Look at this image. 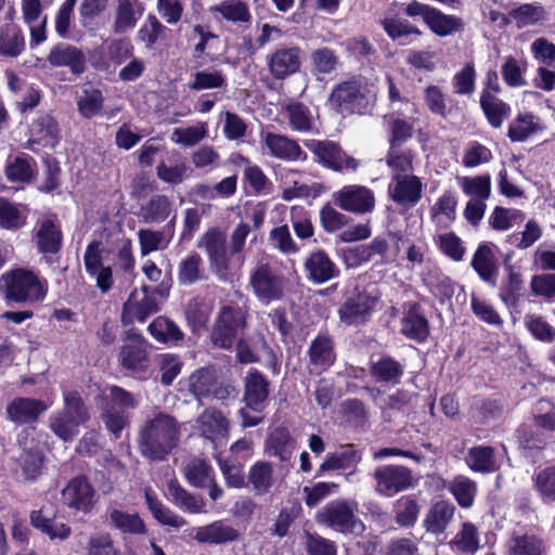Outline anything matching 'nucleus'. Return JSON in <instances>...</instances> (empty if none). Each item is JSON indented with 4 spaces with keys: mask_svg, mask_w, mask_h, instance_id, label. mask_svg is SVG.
<instances>
[{
    "mask_svg": "<svg viewBox=\"0 0 555 555\" xmlns=\"http://www.w3.org/2000/svg\"><path fill=\"white\" fill-rule=\"evenodd\" d=\"M480 105L487 120L493 128H501L511 114V106L488 91L481 92Z\"/></svg>",
    "mask_w": 555,
    "mask_h": 555,
    "instance_id": "c85d7f7f",
    "label": "nucleus"
},
{
    "mask_svg": "<svg viewBox=\"0 0 555 555\" xmlns=\"http://www.w3.org/2000/svg\"><path fill=\"white\" fill-rule=\"evenodd\" d=\"M112 525L124 533L142 534L145 533V526L138 514H127L114 509L109 514Z\"/></svg>",
    "mask_w": 555,
    "mask_h": 555,
    "instance_id": "603ef678",
    "label": "nucleus"
},
{
    "mask_svg": "<svg viewBox=\"0 0 555 555\" xmlns=\"http://www.w3.org/2000/svg\"><path fill=\"white\" fill-rule=\"evenodd\" d=\"M457 198L452 191H444L430 208L433 221L442 228L450 225L456 216Z\"/></svg>",
    "mask_w": 555,
    "mask_h": 555,
    "instance_id": "7c9ffc66",
    "label": "nucleus"
},
{
    "mask_svg": "<svg viewBox=\"0 0 555 555\" xmlns=\"http://www.w3.org/2000/svg\"><path fill=\"white\" fill-rule=\"evenodd\" d=\"M21 11L30 31V47L44 42L48 17L42 14V0H21Z\"/></svg>",
    "mask_w": 555,
    "mask_h": 555,
    "instance_id": "dca6fc26",
    "label": "nucleus"
},
{
    "mask_svg": "<svg viewBox=\"0 0 555 555\" xmlns=\"http://www.w3.org/2000/svg\"><path fill=\"white\" fill-rule=\"evenodd\" d=\"M465 462L469 468L479 473H492L496 470L494 449L492 447H474L468 450Z\"/></svg>",
    "mask_w": 555,
    "mask_h": 555,
    "instance_id": "e433bc0d",
    "label": "nucleus"
},
{
    "mask_svg": "<svg viewBox=\"0 0 555 555\" xmlns=\"http://www.w3.org/2000/svg\"><path fill=\"white\" fill-rule=\"evenodd\" d=\"M181 424L166 412H157L140 426L137 444L140 454L151 462H163L180 443Z\"/></svg>",
    "mask_w": 555,
    "mask_h": 555,
    "instance_id": "f257e3e1",
    "label": "nucleus"
},
{
    "mask_svg": "<svg viewBox=\"0 0 555 555\" xmlns=\"http://www.w3.org/2000/svg\"><path fill=\"white\" fill-rule=\"evenodd\" d=\"M228 78L221 69H204L193 74L189 88L194 91L208 89H225Z\"/></svg>",
    "mask_w": 555,
    "mask_h": 555,
    "instance_id": "ea45409f",
    "label": "nucleus"
},
{
    "mask_svg": "<svg viewBox=\"0 0 555 555\" xmlns=\"http://www.w3.org/2000/svg\"><path fill=\"white\" fill-rule=\"evenodd\" d=\"M331 104L341 112L362 114L370 104L367 91L357 80L337 86L331 94Z\"/></svg>",
    "mask_w": 555,
    "mask_h": 555,
    "instance_id": "1a4fd4ad",
    "label": "nucleus"
},
{
    "mask_svg": "<svg viewBox=\"0 0 555 555\" xmlns=\"http://www.w3.org/2000/svg\"><path fill=\"white\" fill-rule=\"evenodd\" d=\"M423 193V183L417 176L412 173L391 177L389 195L399 205L414 206Z\"/></svg>",
    "mask_w": 555,
    "mask_h": 555,
    "instance_id": "2eb2a0df",
    "label": "nucleus"
},
{
    "mask_svg": "<svg viewBox=\"0 0 555 555\" xmlns=\"http://www.w3.org/2000/svg\"><path fill=\"white\" fill-rule=\"evenodd\" d=\"M314 153L319 163L335 171H356L358 160L348 156L336 143L331 141L311 140L305 143Z\"/></svg>",
    "mask_w": 555,
    "mask_h": 555,
    "instance_id": "9d476101",
    "label": "nucleus"
},
{
    "mask_svg": "<svg viewBox=\"0 0 555 555\" xmlns=\"http://www.w3.org/2000/svg\"><path fill=\"white\" fill-rule=\"evenodd\" d=\"M146 504L152 512L153 516L157 519L158 522L165 526H170L173 528L183 527L186 521L164 506L155 496H153L149 491L145 492Z\"/></svg>",
    "mask_w": 555,
    "mask_h": 555,
    "instance_id": "49530a36",
    "label": "nucleus"
},
{
    "mask_svg": "<svg viewBox=\"0 0 555 555\" xmlns=\"http://www.w3.org/2000/svg\"><path fill=\"white\" fill-rule=\"evenodd\" d=\"M305 267L309 271L311 280L317 283H324L336 274L335 264L328 256L321 250L312 254L306 260Z\"/></svg>",
    "mask_w": 555,
    "mask_h": 555,
    "instance_id": "473e14b6",
    "label": "nucleus"
},
{
    "mask_svg": "<svg viewBox=\"0 0 555 555\" xmlns=\"http://www.w3.org/2000/svg\"><path fill=\"white\" fill-rule=\"evenodd\" d=\"M143 13V7L139 0H118L115 33L124 34L134 28L137 21Z\"/></svg>",
    "mask_w": 555,
    "mask_h": 555,
    "instance_id": "c756f323",
    "label": "nucleus"
},
{
    "mask_svg": "<svg viewBox=\"0 0 555 555\" xmlns=\"http://www.w3.org/2000/svg\"><path fill=\"white\" fill-rule=\"evenodd\" d=\"M357 462V452L352 444H347L340 451L331 453L321 464L318 476L327 470L347 469Z\"/></svg>",
    "mask_w": 555,
    "mask_h": 555,
    "instance_id": "79ce46f5",
    "label": "nucleus"
},
{
    "mask_svg": "<svg viewBox=\"0 0 555 555\" xmlns=\"http://www.w3.org/2000/svg\"><path fill=\"white\" fill-rule=\"evenodd\" d=\"M26 220L25 210L8 199L0 198V227L4 229L21 228Z\"/></svg>",
    "mask_w": 555,
    "mask_h": 555,
    "instance_id": "4d7b16f0",
    "label": "nucleus"
},
{
    "mask_svg": "<svg viewBox=\"0 0 555 555\" xmlns=\"http://www.w3.org/2000/svg\"><path fill=\"white\" fill-rule=\"evenodd\" d=\"M402 333L410 339L424 341L429 334L428 321L417 304H411L402 319Z\"/></svg>",
    "mask_w": 555,
    "mask_h": 555,
    "instance_id": "cd10ccee",
    "label": "nucleus"
},
{
    "mask_svg": "<svg viewBox=\"0 0 555 555\" xmlns=\"http://www.w3.org/2000/svg\"><path fill=\"white\" fill-rule=\"evenodd\" d=\"M195 426L201 436L211 441L223 438L229 433V422L223 413L215 408H207L196 418Z\"/></svg>",
    "mask_w": 555,
    "mask_h": 555,
    "instance_id": "412c9836",
    "label": "nucleus"
},
{
    "mask_svg": "<svg viewBox=\"0 0 555 555\" xmlns=\"http://www.w3.org/2000/svg\"><path fill=\"white\" fill-rule=\"evenodd\" d=\"M285 113L293 130L309 133L319 131L317 115L302 103H289L285 107Z\"/></svg>",
    "mask_w": 555,
    "mask_h": 555,
    "instance_id": "bb28decb",
    "label": "nucleus"
},
{
    "mask_svg": "<svg viewBox=\"0 0 555 555\" xmlns=\"http://www.w3.org/2000/svg\"><path fill=\"white\" fill-rule=\"evenodd\" d=\"M415 152L403 146H389L386 155V165L391 170L392 176L409 175L413 168Z\"/></svg>",
    "mask_w": 555,
    "mask_h": 555,
    "instance_id": "72a5a7b5",
    "label": "nucleus"
},
{
    "mask_svg": "<svg viewBox=\"0 0 555 555\" xmlns=\"http://www.w3.org/2000/svg\"><path fill=\"white\" fill-rule=\"evenodd\" d=\"M404 11L410 17L421 16L429 29L440 37L449 36L463 28L460 17L447 15L438 9L416 0L408 3Z\"/></svg>",
    "mask_w": 555,
    "mask_h": 555,
    "instance_id": "39448f33",
    "label": "nucleus"
},
{
    "mask_svg": "<svg viewBox=\"0 0 555 555\" xmlns=\"http://www.w3.org/2000/svg\"><path fill=\"white\" fill-rule=\"evenodd\" d=\"M378 301V295L367 288L356 287L346 294L338 310L340 321L347 325H357L367 320Z\"/></svg>",
    "mask_w": 555,
    "mask_h": 555,
    "instance_id": "0eeeda50",
    "label": "nucleus"
},
{
    "mask_svg": "<svg viewBox=\"0 0 555 555\" xmlns=\"http://www.w3.org/2000/svg\"><path fill=\"white\" fill-rule=\"evenodd\" d=\"M5 173L12 182H28L33 178L34 170L26 156H17L8 162Z\"/></svg>",
    "mask_w": 555,
    "mask_h": 555,
    "instance_id": "338daca9",
    "label": "nucleus"
},
{
    "mask_svg": "<svg viewBox=\"0 0 555 555\" xmlns=\"http://www.w3.org/2000/svg\"><path fill=\"white\" fill-rule=\"evenodd\" d=\"M299 172L296 170H287L284 176V186L282 191L281 197L286 201L291 202L295 198H307L310 196L315 197L320 193V185L319 184H306L300 183L296 176H298Z\"/></svg>",
    "mask_w": 555,
    "mask_h": 555,
    "instance_id": "2f4dec72",
    "label": "nucleus"
},
{
    "mask_svg": "<svg viewBox=\"0 0 555 555\" xmlns=\"http://www.w3.org/2000/svg\"><path fill=\"white\" fill-rule=\"evenodd\" d=\"M454 509V506L449 502H437L426 517L427 530L434 533L442 532L451 520Z\"/></svg>",
    "mask_w": 555,
    "mask_h": 555,
    "instance_id": "a19ab883",
    "label": "nucleus"
},
{
    "mask_svg": "<svg viewBox=\"0 0 555 555\" xmlns=\"http://www.w3.org/2000/svg\"><path fill=\"white\" fill-rule=\"evenodd\" d=\"M17 441L22 452L15 461L26 480H36L42 473L44 455L33 440L28 443L27 437L20 435Z\"/></svg>",
    "mask_w": 555,
    "mask_h": 555,
    "instance_id": "f3484780",
    "label": "nucleus"
},
{
    "mask_svg": "<svg viewBox=\"0 0 555 555\" xmlns=\"http://www.w3.org/2000/svg\"><path fill=\"white\" fill-rule=\"evenodd\" d=\"M146 348L147 343L141 334L127 331L118 356L120 364L127 370L144 372L149 366Z\"/></svg>",
    "mask_w": 555,
    "mask_h": 555,
    "instance_id": "f8f14e48",
    "label": "nucleus"
},
{
    "mask_svg": "<svg viewBox=\"0 0 555 555\" xmlns=\"http://www.w3.org/2000/svg\"><path fill=\"white\" fill-rule=\"evenodd\" d=\"M244 401L255 412H261L269 396V382L257 370H251L244 380Z\"/></svg>",
    "mask_w": 555,
    "mask_h": 555,
    "instance_id": "aec40b11",
    "label": "nucleus"
},
{
    "mask_svg": "<svg viewBox=\"0 0 555 555\" xmlns=\"http://www.w3.org/2000/svg\"><path fill=\"white\" fill-rule=\"evenodd\" d=\"M47 409L43 401L33 398H15L7 406V414L10 421L16 424L36 422L39 415Z\"/></svg>",
    "mask_w": 555,
    "mask_h": 555,
    "instance_id": "5701e85b",
    "label": "nucleus"
},
{
    "mask_svg": "<svg viewBox=\"0 0 555 555\" xmlns=\"http://www.w3.org/2000/svg\"><path fill=\"white\" fill-rule=\"evenodd\" d=\"M537 491L545 502L555 501V465L540 470L534 477Z\"/></svg>",
    "mask_w": 555,
    "mask_h": 555,
    "instance_id": "69168bd1",
    "label": "nucleus"
},
{
    "mask_svg": "<svg viewBox=\"0 0 555 555\" xmlns=\"http://www.w3.org/2000/svg\"><path fill=\"white\" fill-rule=\"evenodd\" d=\"M62 500L70 508L89 512L94 504V489L87 478L75 477L63 489Z\"/></svg>",
    "mask_w": 555,
    "mask_h": 555,
    "instance_id": "a211bd4d",
    "label": "nucleus"
},
{
    "mask_svg": "<svg viewBox=\"0 0 555 555\" xmlns=\"http://www.w3.org/2000/svg\"><path fill=\"white\" fill-rule=\"evenodd\" d=\"M287 279L269 264H259L250 275V285L257 298L264 302L280 300L285 294Z\"/></svg>",
    "mask_w": 555,
    "mask_h": 555,
    "instance_id": "423d86ee",
    "label": "nucleus"
},
{
    "mask_svg": "<svg viewBox=\"0 0 555 555\" xmlns=\"http://www.w3.org/2000/svg\"><path fill=\"white\" fill-rule=\"evenodd\" d=\"M240 533L236 529L222 520L199 527L196 530L195 540L199 543L223 544L237 540Z\"/></svg>",
    "mask_w": 555,
    "mask_h": 555,
    "instance_id": "a878e982",
    "label": "nucleus"
},
{
    "mask_svg": "<svg viewBox=\"0 0 555 555\" xmlns=\"http://www.w3.org/2000/svg\"><path fill=\"white\" fill-rule=\"evenodd\" d=\"M59 142V126L55 119L49 114L38 116L30 128L28 144L36 151L34 145L54 147Z\"/></svg>",
    "mask_w": 555,
    "mask_h": 555,
    "instance_id": "4be33fe9",
    "label": "nucleus"
},
{
    "mask_svg": "<svg viewBox=\"0 0 555 555\" xmlns=\"http://www.w3.org/2000/svg\"><path fill=\"white\" fill-rule=\"evenodd\" d=\"M30 524L51 539H66L70 533V529L67 526L64 524H53L50 518L42 515L41 509L30 513Z\"/></svg>",
    "mask_w": 555,
    "mask_h": 555,
    "instance_id": "13d9d810",
    "label": "nucleus"
},
{
    "mask_svg": "<svg viewBox=\"0 0 555 555\" xmlns=\"http://www.w3.org/2000/svg\"><path fill=\"white\" fill-rule=\"evenodd\" d=\"M310 363L325 370L335 361L333 340L326 335H319L309 348Z\"/></svg>",
    "mask_w": 555,
    "mask_h": 555,
    "instance_id": "f704fd0d",
    "label": "nucleus"
},
{
    "mask_svg": "<svg viewBox=\"0 0 555 555\" xmlns=\"http://www.w3.org/2000/svg\"><path fill=\"white\" fill-rule=\"evenodd\" d=\"M273 467L268 462H257L249 472L248 480L257 494H264L272 486Z\"/></svg>",
    "mask_w": 555,
    "mask_h": 555,
    "instance_id": "864d4df0",
    "label": "nucleus"
},
{
    "mask_svg": "<svg viewBox=\"0 0 555 555\" xmlns=\"http://www.w3.org/2000/svg\"><path fill=\"white\" fill-rule=\"evenodd\" d=\"M48 61L53 67H69L77 75L85 70L83 53L76 47L66 43L53 47L48 55Z\"/></svg>",
    "mask_w": 555,
    "mask_h": 555,
    "instance_id": "b1692460",
    "label": "nucleus"
},
{
    "mask_svg": "<svg viewBox=\"0 0 555 555\" xmlns=\"http://www.w3.org/2000/svg\"><path fill=\"white\" fill-rule=\"evenodd\" d=\"M450 545L461 553L474 554L479 547L477 528L470 522H464L460 532L450 541Z\"/></svg>",
    "mask_w": 555,
    "mask_h": 555,
    "instance_id": "a18cd8bd",
    "label": "nucleus"
},
{
    "mask_svg": "<svg viewBox=\"0 0 555 555\" xmlns=\"http://www.w3.org/2000/svg\"><path fill=\"white\" fill-rule=\"evenodd\" d=\"M168 493L177 506L190 513L201 512L204 505L202 498L188 492L177 480H170L168 482Z\"/></svg>",
    "mask_w": 555,
    "mask_h": 555,
    "instance_id": "37998d69",
    "label": "nucleus"
},
{
    "mask_svg": "<svg viewBox=\"0 0 555 555\" xmlns=\"http://www.w3.org/2000/svg\"><path fill=\"white\" fill-rule=\"evenodd\" d=\"M124 307L141 322L159 309L158 301L150 294V287L145 285L140 291L134 289Z\"/></svg>",
    "mask_w": 555,
    "mask_h": 555,
    "instance_id": "393cba45",
    "label": "nucleus"
},
{
    "mask_svg": "<svg viewBox=\"0 0 555 555\" xmlns=\"http://www.w3.org/2000/svg\"><path fill=\"white\" fill-rule=\"evenodd\" d=\"M260 144L264 155L278 159L295 162L301 159L302 156L305 157L299 144L284 134L263 132L261 133Z\"/></svg>",
    "mask_w": 555,
    "mask_h": 555,
    "instance_id": "4468645a",
    "label": "nucleus"
},
{
    "mask_svg": "<svg viewBox=\"0 0 555 555\" xmlns=\"http://www.w3.org/2000/svg\"><path fill=\"white\" fill-rule=\"evenodd\" d=\"M518 28L534 25L545 18L544 8L540 4H521L509 12Z\"/></svg>",
    "mask_w": 555,
    "mask_h": 555,
    "instance_id": "3c124183",
    "label": "nucleus"
},
{
    "mask_svg": "<svg viewBox=\"0 0 555 555\" xmlns=\"http://www.w3.org/2000/svg\"><path fill=\"white\" fill-rule=\"evenodd\" d=\"M295 441L286 429H276L268 441V451L282 462L291 460Z\"/></svg>",
    "mask_w": 555,
    "mask_h": 555,
    "instance_id": "c03bdc74",
    "label": "nucleus"
},
{
    "mask_svg": "<svg viewBox=\"0 0 555 555\" xmlns=\"http://www.w3.org/2000/svg\"><path fill=\"white\" fill-rule=\"evenodd\" d=\"M150 333L159 341L169 343L182 339L183 333L169 319L157 318L149 326Z\"/></svg>",
    "mask_w": 555,
    "mask_h": 555,
    "instance_id": "bf43d9fd",
    "label": "nucleus"
},
{
    "mask_svg": "<svg viewBox=\"0 0 555 555\" xmlns=\"http://www.w3.org/2000/svg\"><path fill=\"white\" fill-rule=\"evenodd\" d=\"M0 294L9 304H35L44 298L47 289L36 273L17 268L1 275Z\"/></svg>",
    "mask_w": 555,
    "mask_h": 555,
    "instance_id": "f03ea898",
    "label": "nucleus"
},
{
    "mask_svg": "<svg viewBox=\"0 0 555 555\" xmlns=\"http://www.w3.org/2000/svg\"><path fill=\"white\" fill-rule=\"evenodd\" d=\"M209 313V306L201 298H193L185 309V318L194 331L206 326Z\"/></svg>",
    "mask_w": 555,
    "mask_h": 555,
    "instance_id": "774afa93",
    "label": "nucleus"
},
{
    "mask_svg": "<svg viewBox=\"0 0 555 555\" xmlns=\"http://www.w3.org/2000/svg\"><path fill=\"white\" fill-rule=\"evenodd\" d=\"M217 383L216 371L201 369L190 377V390L197 398L209 397Z\"/></svg>",
    "mask_w": 555,
    "mask_h": 555,
    "instance_id": "8fccbe9b",
    "label": "nucleus"
},
{
    "mask_svg": "<svg viewBox=\"0 0 555 555\" xmlns=\"http://www.w3.org/2000/svg\"><path fill=\"white\" fill-rule=\"evenodd\" d=\"M103 101L104 99L100 90L86 87L82 89L77 101L78 111L85 118H92L102 109Z\"/></svg>",
    "mask_w": 555,
    "mask_h": 555,
    "instance_id": "09e8293b",
    "label": "nucleus"
},
{
    "mask_svg": "<svg viewBox=\"0 0 555 555\" xmlns=\"http://www.w3.org/2000/svg\"><path fill=\"white\" fill-rule=\"evenodd\" d=\"M525 70L526 63L518 61L513 56L506 57L501 68L504 82L513 88L526 85V80L524 78Z\"/></svg>",
    "mask_w": 555,
    "mask_h": 555,
    "instance_id": "052dcab7",
    "label": "nucleus"
},
{
    "mask_svg": "<svg viewBox=\"0 0 555 555\" xmlns=\"http://www.w3.org/2000/svg\"><path fill=\"white\" fill-rule=\"evenodd\" d=\"M81 425L75 418L60 412L51 420V429L64 441H70L78 434V427Z\"/></svg>",
    "mask_w": 555,
    "mask_h": 555,
    "instance_id": "0e129e2a",
    "label": "nucleus"
},
{
    "mask_svg": "<svg viewBox=\"0 0 555 555\" xmlns=\"http://www.w3.org/2000/svg\"><path fill=\"white\" fill-rule=\"evenodd\" d=\"M459 185L463 193L470 199H482L486 202L491 194V178L489 175L476 177L457 178Z\"/></svg>",
    "mask_w": 555,
    "mask_h": 555,
    "instance_id": "4c0bfd02",
    "label": "nucleus"
},
{
    "mask_svg": "<svg viewBox=\"0 0 555 555\" xmlns=\"http://www.w3.org/2000/svg\"><path fill=\"white\" fill-rule=\"evenodd\" d=\"M24 47V37L15 25L0 27V54L14 57L22 53Z\"/></svg>",
    "mask_w": 555,
    "mask_h": 555,
    "instance_id": "58836bf2",
    "label": "nucleus"
},
{
    "mask_svg": "<svg viewBox=\"0 0 555 555\" xmlns=\"http://www.w3.org/2000/svg\"><path fill=\"white\" fill-rule=\"evenodd\" d=\"M375 491L379 495L391 498L411 488L414 483L413 473L403 465H382L373 473Z\"/></svg>",
    "mask_w": 555,
    "mask_h": 555,
    "instance_id": "6e6552de",
    "label": "nucleus"
},
{
    "mask_svg": "<svg viewBox=\"0 0 555 555\" xmlns=\"http://www.w3.org/2000/svg\"><path fill=\"white\" fill-rule=\"evenodd\" d=\"M371 372L378 382L396 384L403 370L402 365L392 358H383L372 365Z\"/></svg>",
    "mask_w": 555,
    "mask_h": 555,
    "instance_id": "5fc2aeb1",
    "label": "nucleus"
},
{
    "mask_svg": "<svg viewBox=\"0 0 555 555\" xmlns=\"http://www.w3.org/2000/svg\"><path fill=\"white\" fill-rule=\"evenodd\" d=\"M358 504L353 501L335 500L327 503L315 516L319 524L324 525L340 533L354 532L362 522L356 513Z\"/></svg>",
    "mask_w": 555,
    "mask_h": 555,
    "instance_id": "20e7f679",
    "label": "nucleus"
},
{
    "mask_svg": "<svg viewBox=\"0 0 555 555\" xmlns=\"http://www.w3.org/2000/svg\"><path fill=\"white\" fill-rule=\"evenodd\" d=\"M246 325V310L241 307L224 306L211 328L210 341L217 348L230 350L236 340L243 338Z\"/></svg>",
    "mask_w": 555,
    "mask_h": 555,
    "instance_id": "7ed1b4c3",
    "label": "nucleus"
},
{
    "mask_svg": "<svg viewBox=\"0 0 555 555\" xmlns=\"http://www.w3.org/2000/svg\"><path fill=\"white\" fill-rule=\"evenodd\" d=\"M545 130L542 119L531 112L518 113L508 124L507 137L514 143L541 134Z\"/></svg>",
    "mask_w": 555,
    "mask_h": 555,
    "instance_id": "6ab92c4d",
    "label": "nucleus"
},
{
    "mask_svg": "<svg viewBox=\"0 0 555 555\" xmlns=\"http://www.w3.org/2000/svg\"><path fill=\"white\" fill-rule=\"evenodd\" d=\"M509 555H543L544 543L535 535H516L511 539Z\"/></svg>",
    "mask_w": 555,
    "mask_h": 555,
    "instance_id": "de8ad7c7",
    "label": "nucleus"
},
{
    "mask_svg": "<svg viewBox=\"0 0 555 555\" xmlns=\"http://www.w3.org/2000/svg\"><path fill=\"white\" fill-rule=\"evenodd\" d=\"M522 219L524 215L518 209L495 207L489 217V223L494 230L506 231Z\"/></svg>",
    "mask_w": 555,
    "mask_h": 555,
    "instance_id": "e2e57ef3",
    "label": "nucleus"
},
{
    "mask_svg": "<svg viewBox=\"0 0 555 555\" xmlns=\"http://www.w3.org/2000/svg\"><path fill=\"white\" fill-rule=\"evenodd\" d=\"M207 135V125L199 122L191 127L175 128L171 140L182 146H193L204 140Z\"/></svg>",
    "mask_w": 555,
    "mask_h": 555,
    "instance_id": "6e6d98bb",
    "label": "nucleus"
},
{
    "mask_svg": "<svg viewBox=\"0 0 555 555\" xmlns=\"http://www.w3.org/2000/svg\"><path fill=\"white\" fill-rule=\"evenodd\" d=\"M185 477L190 483L197 488H204L212 481L210 477L211 467L203 460L193 459L185 466Z\"/></svg>",
    "mask_w": 555,
    "mask_h": 555,
    "instance_id": "680f3d73",
    "label": "nucleus"
},
{
    "mask_svg": "<svg viewBox=\"0 0 555 555\" xmlns=\"http://www.w3.org/2000/svg\"><path fill=\"white\" fill-rule=\"evenodd\" d=\"M266 61L271 76L283 80L300 69L301 50L297 47H281L268 54Z\"/></svg>",
    "mask_w": 555,
    "mask_h": 555,
    "instance_id": "ddd939ff",
    "label": "nucleus"
},
{
    "mask_svg": "<svg viewBox=\"0 0 555 555\" xmlns=\"http://www.w3.org/2000/svg\"><path fill=\"white\" fill-rule=\"evenodd\" d=\"M472 266L483 281L494 284L493 278L498 271V264L489 245L479 246L474 255Z\"/></svg>",
    "mask_w": 555,
    "mask_h": 555,
    "instance_id": "c9c22d12",
    "label": "nucleus"
},
{
    "mask_svg": "<svg viewBox=\"0 0 555 555\" xmlns=\"http://www.w3.org/2000/svg\"><path fill=\"white\" fill-rule=\"evenodd\" d=\"M333 201L340 209L354 212L365 214L374 208V194L366 186L346 185L339 191L333 193Z\"/></svg>",
    "mask_w": 555,
    "mask_h": 555,
    "instance_id": "9b49d317",
    "label": "nucleus"
}]
</instances>
